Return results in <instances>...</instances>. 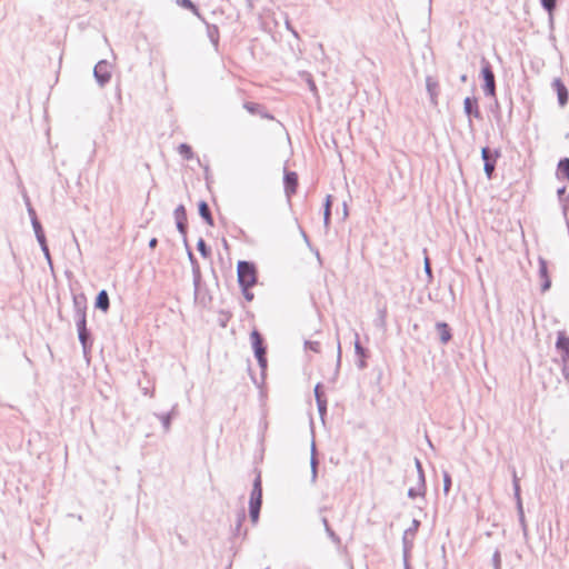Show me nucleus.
I'll use <instances>...</instances> for the list:
<instances>
[{"mask_svg":"<svg viewBox=\"0 0 569 569\" xmlns=\"http://www.w3.org/2000/svg\"><path fill=\"white\" fill-rule=\"evenodd\" d=\"M262 506V480L261 472L257 471V476L252 483V490L249 499V517L253 525L259 520Z\"/></svg>","mask_w":569,"mask_h":569,"instance_id":"1","label":"nucleus"},{"mask_svg":"<svg viewBox=\"0 0 569 569\" xmlns=\"http://www.w3.org/2000/svg\"><path fill=\"white\" fill-rule=\"evenodd\" d=\"M237 274L240 288L253 287L258 281L257 268L251 261L240 260L237 264Z\"/></svg>","mask_w":569,"mask_h":569,"instance_id":"2","label":"nucleus"},{"mask_svg":"<svg viewBox=\"0 0 569 569\" xmlns=\"http://www.w3.org/2000/svg\"><path fill=\"white\" fill-rule=\"evenodd\" d=\"M481 77L483 80V92L487 97L496 96V78L490 62L486 59H481Z\"/></svg>","mask_w":569,"mask_h":569,"instance_id":"3","label":"nucleus"},{"mask_svg":"<svg viewBox=\"0 0 569 569\" xmlns=\"http://www.w3.org/2000/svg\"><path fill=\"white\" fill-rule=\"evenodd\" d=\"M73 316L76 327H83L87 325V297L84 293H77L72 296Z\"/></svg>","mask_w":569,"mask_h":569,"instance_id":"4","label":"nucleus"},{"mask_svg":"<svg viewBox=\"0 0 569 569\" xmlns=\"http://www.w3.org/2000/svg\"><path fill=\"white\" fill-rule=\"evenodd\" d=\"M500 157V150H491L489 147L481 149V159L483 161V171L488 179L492 178L496 169L497 159Z\"/></svg>","mask_w":569,"mask_h":569,"instance_id":"5","label":"nucleus"},{"mask_svg":"<svg viewBox=\"0 0 569 569\" xmlns=\"http://www.w3.org/2000/svg\"><path fill=\"white\" fill-rule=\"evenodd\" d=\"M556 348L561 355L562 359V372L566 378L569 377V337L563 331L558 332Z\"/></svg>","mask_w":569,"mask_h":569,"instance_id":"6","label":"nucleus"},{"mask_svg":"<svg viewBox=\"0 0 569 569\" xmlns=\"http://www.w3.org/2000/svg\"><path fill=\"white\" fill-rule=\"evenodd\" d=\"M421 522L418 519H413L411 526L405 530L402 536V553L403 558L410 557V551L413 548V540L419 530Z\"/></svg>","mask_w":569,"mask_h":569,"instance_id":"7","label":"nucleus"},{"mask_svg":"<svg viewBox=\"0 0 569 569\" xmlns=\"http://www.w3.org/2000/svg\"><path fill=\"white\" fill-rule=\"evenodd\" d=\"M93 77L99 87L103 88L111 79V64L107 60H100L93 68Z\"/></svg>","mask_w":569,"mask_h":569,"instance_id":"8","label":"nucleus"},{"mask_svg":"<svg viewBox=\"0 0 569 569\" xmlns=\"http://www.w3.org/2000/svg\"><path fill=\"white\" fill-rule=\"evenodd\" d=\"M177 230L182 236L183 243L187 244V231H188V222H187V211L183 204H179L173 211Z\"/></svg>","mask_w":569,"mask_h":569,"instance_id":"9","label":"nucleus"},{"mask_svg":"<svg viewBox=\"0 0 569 569\" xmlns=\"http://www.w3.org/2000/svg\"><path fill=\"white\" fill-rule=\"evenodd\" d=\"M463 111L469 118V128L473 130V123L471 118L481 119V112L476 97H467L463 100Z\"/></svg>","mask_w":569,"mask_h":569,"instance_id":"10","label":"nucleus"},{"mask_svg":"<svg viewBox=\"0 0 569 569\" xmlns=\"http://www.w3.org/2000/svg\"><path fill=\"white\" fill-rule=\"evenodd\" d=\"M188 251V258L192 267V278H193V287H194V298L198 299L199 292H200V284H201V271L200 266L198 263V260L196 259L194 254L192 253L191 249L189 248L188 243L184 244Z\"/></svg>","mask_w":569,"mask_h":569,"instance_id":"11","label":"nucleus"},{"mask_svg":"<svg viewBox=\"0 0 569 569\" xmlns=\"http://www.w3.org/2000/svg\"><path fill=\"white\" fill-rule=\"evenodd\" d=\"M77 331L83 355L87 356L91 351L93 345L91 331L87 328V325L83 327H77Z\"/></svg>","mask_w":569,"mask_h":569,"instance_id":"12","label":"nucleus"},{"mask_svg":"<svg viewBox=\"0 0 569 569\" xmlns=\"http://www.w3.org/2000/svg\"><path fill=\"white\" fill-rule=\"evenodd\" d=\"M283 186L286 196L290 198L297 191L298 174L295 171H284Z\"/></svg>","mask_w":569,"mask_h":569,"instance_id":"13","label":"nucleus"},{"mask_svg":"<svg viewBox=\"0 0 569 569\" xmlns=\"http://www.w3.org/2000/svg\"><path fill=\"white\" fill-rule=\"evenodd\" d=\"M538 262H539L538 274H539V278L541 279V292H546L551 287V280H550L549 272H548V264H547V261L541 257L539 258Z\"/></svg>","mask_w":569,"mask_h":569,"instance_id":"14","label":"nucleus"},{"mask_svg":"<svg viewBox=\"0 0 569 569\" xmlns=\"http://www.w3.org/2000/svg\"><path fill=\"white\" fill-rule=\"evenodd\" d=\"M154 416L160 420L163 431L169 432L172 419L178 416V405H173L171 410L166 413H154Z\"/></svg>","mask_w":569,"mask_h":569,"instance_id":"15","label":"nucleus"},{"mask_svg":"<svg viewBox=\"0 0 569 569\" xmlns=\"http://www.w3.org/2000/svg\"><path fill=\"white\" fill-rule=\"evenodd\" d=\"M250 339L254 356L260 353H267V347L264 346L263 337L258 330H253L251 332Z\"/></svg>","mask_w":569,"mask_h":569,"instance_id":"16","label":"nucleus"},{"mask_svg":"<svg viewBox=\"0 0 569 569\" xmlns=\"http://www.w3.org/2000/svg\"><path fill=\"white\" fill-rule=\"evenodd\" d=\"M555 90L557 91L558 102L561 107L567 104L569 100V93L568 89L566 88L565 83L560 79H555L552 83Z\"/></svg>","mask_w":569,"mask_h":569,"instance_id":"17","label":"nucleus"},{"mask_svg":"<svg viewBox=\"0 0 569 569\" xmlns=\"http://www.w3.org/2000/svg\"><path fill=\"white\" fill-rule=\"evenodd\" d=\"M355 351L359 358L357 361V367L362 370L367 367L366 358L368 357V350L361 346L358 333H356Z\"/></svg>","mask_w":569,"mask_h":569,"instance_id":"18","label":"nucleus"},{"mask_svg":"<svg viewBox=\"0 0 569 569\" xmlns=\"http://www.w3.org/2000/svg\"><path fill=\"white\" fill-rule=\"evenodd\" d=\"M426 88H427V92L430 98V102L433 106H437V103H438L437 98L439 94V84H438L437 80H435L432 77H427L426 78Z\"/></svg>","mask_w":569,"mask_h":569,"instance_id":"19","label":"nucleus"},{"mask_svg":"<svg viewBox=\"0 0 569 569\" xmlns=\"http://www.w3.org/2000/svg\"><path fill=\"white\" fill-rule=\"evenodd\" d=\"M436 330L439 335L440 342L446 345L451 339V329L447 322L440 321L436 323Z\"/></svg>","mask_w":569,"mask_h":569,"instance_id":"20","label":"nucleus"},{"mask_svg":"<svg viewBox=\"0 0 569 569\" xmlns=\"http://www.w3.org/2000/svg\"><path fill=\"white\" fill-rule=\"evenodd\" d=\"M94 307L103 312H107L110 307V299L106 290L98 292L94 301Z\"/></svg>","mask_w":569,"mask_h":569,"instance_id":"21","label":"nucleus"},{"mask_svg":"<svg viewBox=\"0 0 569 569\" xmlns=\"http://www.w3.org/2000/svg\"><path fill=\"white\" fill-rule=\"evenodd\" d=\"M198 211H199V214L200 217L209 224V226H213V218H212V214H211V210L209 208V204L204 201V200H201L199 203H198Z\"/></svg>","mask_w":569,"mask_h":569,"instance_id":"22","label":"nucleus"},{"mask_svg":"<svg viewBox=\"0 0 569 569\" xmlns=\"http://www.w3.org/2000/svg\"><path fill=\"white\" fill-rule=\"evenodd\" d=\"M207 26V36L210 42L213 44L214 49L218 50L219 47V28L216 24H210L206 20L203 21Z\"/></svg>","mask_w":569,"mask_h":569,"instance_id":"23","label":"nucleus"},{"mask_svg":"<svg viewBox=\"0 0 569 569\" xmlns=\"http://www.w3.org/2000/svg\"><path fill=\"white\" fill-rule=\"evenodd\" d=\"M243 108L251 114H257L259 113L262 118H266V119H273V117L268 113V112H260V108L261 106L259 103H254V102H244L243 103Z\"/></svg>","mask_w":569,"mask_h":569,"instance_id":"24","label":"nucleus"},{"mask_svg":"<svg viewBox=\"0 0 569 569\" xmlns=\"http://www.w3.org/2000/svg\"><path fill=\"white\" fill-rule=\"evenodd\" d=\"M557 176L569 180V158H562L559 160L557 166Z\"/></svg>","mask_w":569,"mask_h":569,"instance_id":"25","label":"nucleus"},{"mask_svg":"<svg viewBox=\"0 0 569 569\" xmlns=\"http://www.w3.org/2000/svg\"><path fill=\"white\" fill-rule=\"evenodd\" d=\"M176 3L181 8L190 10L200 20L204 21V18L201 16L199 9L191 0H176Z\"/></svg>","mask_w":569,"mask_h":569,"instance_id":"26","label":"nucleus"},{"mask_svg":"<svg viewBox=\"0 0 569 569\" xmlns=\"http://www.w3.org/2000/svg\"><path fill=\"white\" fill-rule=\"evenodd\" d=\"M31 224H32V229L34 231V234H36L38 243L39 244H44V242H47V238H46L43 228L41 226V222L40 221H33V223H31Z\"/></svg>","mask_w":569,"mask_h":569,"instance_id":"27","label":"nucleus"},{"mask_svg":"<svg viewBox=\"0 0 569 569\" xmlns=\"http://www.w3.org/2000/svg\"><path fill=\"white\" fill-rule=\"evenodd\" d=\"M331 200H332V197L330 194H328L326 197V201H325V209H323V223H325V227L328 228L329 224H330V218H331Z\"/></svg>","mask_w":569,"mask_h":569,"instance_id":"28","label":"nucleus"},{"mask_svg":"<svg viewBox=\"0 0 569 569\" xmlns=\"http://www.w3.org/2000/svg\"><path fill=\"white\" fill-rule=\"evenodd\" d=\"M321 521L323 523L325 530H326L328 537L330 538V540L332 542H335L336 545H340L341 540H340L339 536L329 526L327 518L323 517Z\"/></svg>","mask_w":569,"mask_h":569,"instance_id":"29","label":"nucleus"},{"mask_svg":"<svg viewBox=\"0 0 569 569\" xmlns=\"http://www.w3.org/2000/svg\"><path fill=\"white\" fill-rule=\"evenodd\" d=\"M311 460H310V466H311V481L312 482H316L317 480V472H318V460L316 458V448H315V443H312V448H311Z\"/></svg>","mask_w":569,"mask_h":569,"instance_id":"30","label":"nucleus"},{"mask_svg":"<svg viewBox=\"0 0 569 569\" xmlns=\"http://www.w3.org/2000/svg\"><path fill=\"white\" fill-rule=\"evenodd\" d=\"M178 152L186 160H191L194 156L192 148L188 143H180L178 147Z\"/></svg>","mask_w":569,"mask_h":569,"instance_id":"31","label":"nucleus"},{"mask_svg":"<svg viewBox=\"0 0 569 569\" xmlns=\"http://www.w3.org/2000/svg\"><path fill=\"white\" fill-rule=\"evenodd\" d=\"M512 487H513V496L516 499V503H519V501H522V500H521V496H520L519 479L517 477L516 470H513V472H512Z\"/></svg>","mask_w":569,"mask_h":569,"instance_id":"32","label":"nucleus"},{"mask_svg":"<svg viewBox=\"0 0 569 569\" xmlns=\"http://www.w3.org/2000/svg\"><path fill=\"white\" fill-rule=\"evenodd\" d=\"M407 495L411 499H415V498H417L419 496L425 497V495H426V486L421 487V486L418 485V487H411V488L408 489Z\"/></svg>","mask_w":569,"mask_h":569,"instance_id":"33","label":"nucleus"},{"mask_svg":"<svg viewBox=\"0 0 569 569\" xmlns=\"http://www.w3.org/2000/svg\"><path fill=\"white\" fill-rule=\"evenodd\" d=\"M197 249L203 258H208L211 254L210 248L207 246L206 241L202 238L198 240Z\"/></svg>","mask_w":569,"mask_h":569,"instance_id":"34","label":"nucleus"},{"mask_svg":"<svg viewBox=\"0 0 569 569\" xmlns=\"http://www.w3.org/2000/svg\"><path fill=\"white\" fill-rule=\"evenodd\" d=\"M257 358L258 365L261 369L262 380L264 379L266 370L268 367L267 353H260L254 356Z\"/></svg>","mask_w":569,"mask_h":569,"instance_id":"35","label":"nucleus"},{"mask_svg":"<svg viewBox=\"0 0 569 569\" xmlns=\"http://www.w3.org/2000/svg\"><path fill=\"white\" fill-rule=\"evenodd\" d=\"M415 463H416V468H417L419 486L425 487L426 478H425V471H423L421 461L416 458Z\"/></svg>","mask_w":569,"mask_h":569,"instance_id":"36","label":"nucleus"},{"mask_svg":"<svg viewBox=\"0 0 569 569\" xmlns=\"http://www.w3.org/2000/svg\"><path fill=\"white\" fill-rule=\"evenodd\" d=\"M541 7L552 16V12L556 10L557 0H540Z\"/></svg>","mask_w":569,"mask_h":569,"instance_id":"37","label":"nucleus"},{"mask_svg":"<svg viewBox=\"0 0 569 569\" xmlns=\"http://www.w3.org/2000/svg\"><path fill=\"white\" fill-rule=\"evenodd\" d=\"M246 520V512L244 510H240L238 513H237V522H236V526H234V533L236 535H239L240 533V530L242 528V525Z\"/></svg>","mask_w":569,"mask_h":569,"instance_id":"38","label":"nucleus"},{"mask_svg":"<svg viewBox=\"0 0 569 569\" xmlns=\"http://www.w3.org/2000/svg\"><path fill=\"white\" fill-rule=\"evenodd\" d=\"M24 201H26L27 211L30 217L31 223H33V221H39V219L37 217V212L34 210V208L32 207L30 199L28 197H24Z\"/></svg>","mask_w":569,"mask_h":569,"instance_id":"39","label":"nucleus"},{"mask_svg":"<svg viewBox=\"0 0 569 569\" xmlns=\"http://www.w3.org/2000/svg\"><path fill=\"white\" fill-rule=\"evenodd\" d=\"M316 402H317L319 415L321 417H323L327 412V399L318 397V400Z\"/></svg>","mask_w":569,"mask_h":569,"instance_id":"40","label":"nucleus"},{"mask_svg":"<svg viewBox=\"0 0 569 569\" xmlns=\"http://www.w3.org/2000/svg\"><path fill=\"white\" fill-rule=\"evenodd\" d=\"M451 488V476L448 471H443V492L448 495Z\"/></svg>","mask_w":569,"mask_h":569,"instance_id":"41","label":"nucleus"},{"mask_svg":"<svg viewBox=\"0 0 569 569\" xmlns=\"http://www.w3.org/2000/svg\"><path fill=\"white\" fill-rule=\"evenodd\" d=\"M386 317H387V310L385 308L380 309L378 311V319L376 320V326L385 327V325H386Z\"/></svg>","mask_w":569,"mask_h":569,"instance_id":"42","label":"nucleus"},{"mask_svg":"<svg viewBox=\"0 0 569 569\" xmlns=\"http://www.w3.org/2000/svg\"><path fill=\"white\" fill-rule=\"evenodd\" d=\"M423 270H425L426 276L428 277V281L430 282L432 280L433 276H432L431 263H430V260L428 257L425 258Z\"/></svg>","mask_w":569,"mask_h":569,"instance_id":"43","label":"nucleus"},{"mask_svg":"<svg viewBox=\"0 0 569 569\" xmlns=\"http://www.w3.org/2000/svg\"><path fill=\"white\" fill-rule=\"evenodd\" d=\"M39 246L41 248V251L43 252L46 260L48 261V264L50 266V268H52V259H51L48 243L44 242V244H39Z\"/></svg>","mask_w":569,"mask_h":569,"instance_id":"44","label":"nucleus"},{"mask_svg":"<svg viewBox=\"0 0 569 569\" xmlns=\"http://www.w3.org/2000/svg\"><path fill=\"white\" fill-rule=\"evenodd\" d=\"M492 565L495 569H501V557L498 550H496L492 556Z\"/></svg>","mask_w":569,"mask_h":569,"instance_id":"45","label":"nucleus"},{"mask_svg":"<svg viewBox=\"0 0 569 569\" xmlns=\"http://www.w3.org/2000/svg\"><path fill=\"white\" fill-rule=\"evenodd\" d=\"M305 347L307 349H310V350L315 351V352H319L320 351V342H318V341H306L305 342Z\"/></svg>","mask_w":569,"mask_h":569,"instance_id":"46","label":"nucleus"},{"mask_svg":"<svg viewBox=\"0 0 569 569\" xmlns=\"http://www.w3.org/2000/svg\"><path fill=\"white\" fill-rule=\"evenodd\" d=\"M307 83H308V87L310 89V91L313 93V94H317L318 93V89H317V86L313 81V79L311 78L310 74H307Z\"/></svg>","mask_w":569,"mask_h":569,"instance_id":"47","label":"nucleus"},{"mask_svg":"<svg viewBox=\"0 0 569 569\" xmlns=\"http://www.w3.org/2000/svg\"><path fill=\"white\" fill-rule=\"evenodd\" d=\"M313 392H315L316 401L318 400V397H319V398H326V397H325V393H323V391H322V385H321L320 382H318V383L316 385Z\"/></svg>","mask_w":569,"mask_h":569,"instance_id":"48","label":"nucleus"},{"mask_svg":"<svg viewBox=\"0 0 569 569\" xmlns=\"http://www.w3.org/2000/svg\"><path fill=\"white\" fill-rule=\"evenodd\" d=\"M250 288L251 287L241 288L242 295L247 301H252L254 298L253 293L250 291Z\"/></svg>","mask_w":569,"mask_h":569,"instance_id":"49","label":"nucleus"},{"mask_svg":"<svg viewBox=\"0 0 569 569\" xmlns=\"http://www.w3.org/2000/svg\"><path fill=\"white\" fill-rule=\"evenodd\" d=\"M516 506H517L518 519L519 518H525V511H523L522 501H519V503H516Z\"/></svg>","mask_w":569,"mask_h":569,"instance_id":"50","label":"nucleus"},{"mask_svg":"<svg viewBox=\"0 0 569 569\" xmlns=\"http://www.w3.org/2000/svg\"><path fill=\"white\" fill-rule=\"evenodd\" d=\"M519 523H520V527L522 529L523 536L526 537L527 533H528V527H527L526 518H519Z\"/></svg>","mask_w":569,"mask_h":569,"instance_id":"51","label":"nucleus"},{"mask_svg":"<svg viewBox=\"0 0 569 569\" xmlns=\"http://www.w3.org/2000/svg\"><path fill=\"white\" fill-rule=\"evenodd\" d=\"M286 28L287 30H289L296 38H299V33L297 32V30L295 28H292L290 21L287 19L286 20Z\"/></svg>","mask_w":569,"mask_h":569,"instance_id":"52","label":"nucleus"},{"mask_svg":"<svg viewBox=\"0 0 569 569\" xmlns=\"http://www.w3.org/2000/svg\"><path fill=\"white\" fill-rule=\"evenodd\" d=\"M157 244H158V240H157V238H151V239L149 240V248H150V249H154V248L157 247Z\"/></svg>","mask_w":569,"mask_h":569,"instance_id":"53","label":"nucleus"},{"mask_svg":"<svg viewBox=\"0 0 569 569\" xmlns=\"http://www.w3.org/2000/svg\"><path fill=\"white\" fill-rule=\"evenodd\" d=\"M337 348H338V365L340 363V360H341V345H340V341L338 340L337 341Z\"/></svg>","mask_w":569,"mask_h":569,"instance_id":"54","label":"nucleus"},{"mask_svg":"<svg viewBox=\"0 0 569 569\" xmlns=\"http://www.w3.org/2000/svg\"><path fill=\"white\" fill-rule=\"evenodd\" d=\"M565 192H566V188L565 187L558 189V191H557L559 197H561Z\"/></svg>","mask_w":569,"mask_h":569,"instance_id":"55","label":"nucleus"},{"mask_svg":"<svg viewBox=\"0 0 569 569\" xmlns=\"http://www.w3.org/2000/svg\"><path fill=\"white\" fill-rule=\"evenodd\" d=\"M403 565H405V569H410V566H409V558H403Z\"/></svg>","mask_w":569,"mask_h":569,"instance_id":"56","label":"nucleus"},{"mask_svg":"<svg viewBox=\"0 0 569 569\" xmlns=\"http://www.w3.org/2000/svg\"><path fill=\"white\" fill-rule=\"evenodd\" d=\"M343 212H345V216H347V214H348V211H347V204H346V203H343Z\"/></svg>","mask_w":569,"mask_h":569,"instance_id":"57","label":"nucleus"},{"mask_svg":"<svg viewBox=\"0 0 569 569\" xmlns=\"http://www.w3.org/2000/svg\"><path fill=\"white\" fill-rule=\"evenodd\" d=\"M461 81H466L467 80V76L466 74H462L461 78H460Z\"/></svg>","mask_w":569,"mask_h":569,"instance_id":"58","label":"nucleus"},{"mask_svg":"<svg viewBox=\"0 0 569 569\" xmlns=\"http://www.w3.org/2000/svg\"><path fill=\"white\" fill-rule=\"evenodd\" d=\"M252 380H253V383H256L257 386H259L258 381L256 380V378L252 377Z\"/></svg>","mask_w":569,"mask_h":569,"instance_id":"59","label":"nucleus"},{"mask_svg":"<svg viewBox=\"0 0 569 569\" xmlns=\"http://www.w3.org/2000/svg\"><path fill=\"white\" fill-rule=\"evenodd\" d=\"M302 236H303V238H305L306 240L308 239V238H307V233H305L303 231H302Z\"/></svg>","mask_w":569,"mask_h":569,"instance_id":"60","label":"nucleus"},{"mask_svg":"<svg viewBox=\"0 0 569 569\" xmlns=\"http://www.w3.org/2000/svg\"><path fill=\"white\" fill-rule=\"evenodd\" d=\"M266 569H270L269 567H267Z\"/></svg>","mask_w":569,"mask_h":569,"instance_id":"61","label":"nucleus"}]
</instances>
